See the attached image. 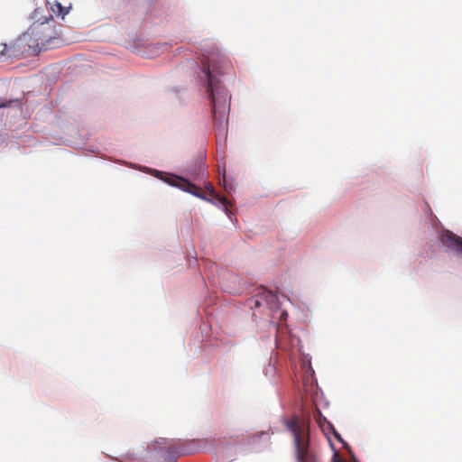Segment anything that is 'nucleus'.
I'll use <instances>...</instances> for the list:
<instances>
[{
	"label": "nucleus",
	"instance_id": "f257e3e1",
	"mask_svg": "<svg viewBox=\"0 0 462 462\" xmlns=\"http://www.w3.org/2000/svg\"><path fill=\"white\" fill-rule=\"evenodd\" d=\"M230 66V62L217 50L205 54L202 60V71L207 79V92L212 104L215 128L222 136H226L227 130L230 96L217 77Z\"/></svg>",
	"mask_w": 462,
	"mask_h": 462
},
{
	"label": "nucleus",
	"instance_id": "f03ea898",
	"mask_svg": "<svg viewBox=\"0 0 462 462\" xmlns=\"http://www.w3.org/2000/svg\"><path fill=\"white\" fill-rule=\"evenodd\" d=\"M300 421L297 417L288 422V428L291 430L294 438V446L298 462H318L317 456L309 448V437L305 436ZM301 421H305L302 420Z\"/></svg>",
	"mask_w": 462,
	"mask_h": 462
},
{
	"label": "nucleus",
	"instance_id": "7ed1b4c3",
	"mask_svg": "<svg viewBox=\"0 0 462 462\" xmlns=\"http://www.w3.org/2000/svg\"><path fill=\"white\" fill-rule=\"evenodd\" d=\"M27 45L18 39L9 43H0V62H14L24 57Z\"/></svg>",
	"mask_w": 462,
	"mask_h": 462
},
{
	"label": "nucleus",
	"instance_id": "20e7f679",
	"mask_svg": "<svg viewBox=\"0 0 462 462\" xmlns=\"http://www.w3.org/2000/svg\"><path fill=\"white\" fill-rule=\"evenodd\" d=\"M165 181L168 182L169 184H171V186L178 187L180 189L196 196L197 198H199V199H205L208 201H211L209 199H207L204 196L203 192L201 191V189L199 187L192 184L191 182H189L188 180H186L184 178L172 176V177L165 180Z\"/></svg>",
	"mask_w": 462,
	"mask_h": 462
},
{
	"label": "nucleus",
	"instance_id": "39448f33",
	"mask_svg": "<svg viewBox=\"0 0 462 462\" xmlns=\"http://www.w3.org/2000/svg\"><path fill=\"white\" fill-rule=\"evenodd\" d=\"M441 243L452 249L454 252L462 254V237L450 231H445L441 235Z\"/></svg>",
	"mask_w": 462,
	"mask_h": 462
},
{
	"label": "nucleus",
	"instance_id": "423d86ee",
	"mask_svg": "<svg viewBox=\"0 0 462 462\" xmlns=\"http://www.w3.org/2000/svg\"><path fill=\"white\" fill-rule=\"evenodd\" d=\"M301 370L303 373L302 375V383L305 385H311L314 381L315 372L311 366L310 361L309 359H303L301 363Z\"/></svg>",
	"mask_w": 462,
	"mask_h": 462
},
{
	"label": "nucleus",
	"instance_id": "0eeeda50",
	"mask_svg": "<svg viewBox=\"0 0 462 462\" xmlns=\"http://www.w3.org/2000/svg\"><path fill=\"white\" fill-rule=\"evenodd\" d=\"M258 296L260 297L261 300L266 302V304L269 306L271 310H275L280 308L277 294L265 289H263L262 291L258 294Z\"/></svg>",
	"mask_w": 462,
	"mask_h": 462
},
{
	"label": "nucleus",
	"instance_id": "6e6552de",
	"mask_svg": "<svg viewBox=\"0 0 462 462\" xmlns=\"http://www.w3.org/2000/svg\"><path fill=\"white\" fill-rule=\"evenodd\" d=\"M186 452L183 448H180L177 442L171 441L167 443V447L165 448L164 457L166 458H170L172 460H176V458L180 456L185 455ZM176 462V461H174Z\"/></svg>",
	"mask_w": 462,
	"mask_h": 462
},
{
	"label": "nucleus",
	"instance_id": "1a4fd4ad",
	"mask_svg": "<svg viewBox=\"0 0 462 462\" xmlns=\"http://www.w3.org/2000/svg\"><path fill=\"white\" fill-rule=\"evenodd\" d=\"M206 189L208 191V194L210 195L211 199L219 202L225 207L226 211H227V206H228V200L226 197L220 196L217 194L213 186L210 183H207Z\"/></svg>",
	"mask_w": 462,
	"mask_h": 462
},
{
	"label": "nucleus",
	"instance_id": "9d476101",
	"mask_svg": "<svg viewBox=\"0 0 462 462\" xmlns=\"http://www.w3.org/2000/svg\"><path fill=\"white\" fill-rule=\"evenodd\" d=\"M314 420L319 424L323 431H326L328 430V420L324 417L321 413V411L317 408L316 411L314 412Z\"/></svg>",
	"mask_w": 462,
	"mask_h": 462
},
{
	"label": "nucleus",
	"instance_id": "9b49d317",
	"mask_svg": "<svg viewBox=\"0 0 462 462\" xmlns=\"http://www.w3.org/2000/svg\"><path fill=\"white\" fill-rule=\"evenodd\" d=\"M328 430H331L333 431V434H334L335 438H336L337 440H339V441L343 442V439H341L340 434H339L338 432H337V431H336V430L334 429V427H333V425H332V424L328 423Z\"/></svg>",
	"mask_w": 462,
	"mask_h": 462
},
{
	"label": "nucleus",
	"instance_id": "f8f14e48",
	"mask_svg": "<svg viewBox=\"0 0 462 462\" xmlns=\"http://www.w3.org/2000/svg\"><path fill=\"white\" fill-rule=\"evenodd\" d=\"M328 430H331L333 431V434H334L335 438H336L337 440H339V441L343 442V439H341L340 434H339L338 432H337V431H336V430L334 429V427H333V425H332V424L328 423Z\"/></svg>",
	"mask_w": 462,
	"mask_h": 462
},
{
	"label": "nucleus",
	"instance_id": "ddd939ff",
	"mask_svg": "<svg viewBox=\"0 0 462 462\" xmlns=\"http://www.w3.org/2000/svg\"><path fill=\"white\" fill-rule=\"evenodd\" d=\"M223 182H224L223 185H224L225 190L229 192V190L232 189V187L226 184L225 177L223 178Z\"/></svg>",
	"mask_w": 462,
	"mask_h": 462
},
{
	"label": "nucleus",
	"instance_id": "4468645a",
	"mask_svg": "<svg viewBox=\"0 0 462 462\" xmlns=\"http://www.w3.org/2000/svg\"><path fill=\"white\" fill-rule=\"evenodd\" d=\"M58 7H59V9H60V14H62V15L67 14V13H68V12H67V11L65 12V11L63 10L64 8L61 6V5H60V4H58Z\"/></svg>",
	"mask_w": 462,
	"mask_h": 462
},
{
	"label": "nucleus",
	"instance_id": "2eb2a0df",
	"mask_svg": "<svg viewBox=\"0 0 462 462\" xmlns=\"http://www.w3.org/2000/svg\"><path fill=\"white\" fill-rule=\"evenodd\" d=\"M261 304H262V303H261L260 300L256 299V300H254V306L255 308L260 307V306H261Z\"/></svg>",
	"mask_w": 462,
	"mask_h": 462
},
{
	"label": "nucleus",
	"instance_id": "dca6fc26",
	"mask_svg": "<svg viewBox=\"0 0 462 462\" xmlns=\"http://www.w3.org/2000/svg\"><path fill=\"white\" fill-rule=\"evenodd\" d=\"M286 317H287V312H286V311H282V312L281 313V319H286Z\"/></svg>",
	"mask_w": 462,
	"mask_h": 462
},
{
	"label": "nucleus",
	"instance_id": "f3484780",
	"mask_svg": "<svg viewBox=\"0 0 462 462\" xmlns=\"http://www.w3.org/2000/svg\"><path fill=\"white\" fill-rule=\"evenodd\" d=\"M7 102H3L1 99H0V107H5L7 106Z\"/></svg>",
	"mask_w": 462,
	"mask_h": 462
},
{
	"label": "nucleus",
	"instance_id": "a211bd4d",
	"mask_svg": "<svg viewBox=\"0 0 462 462\" xmlns=\"http://www.w3.org/2000/svg\"><path fill=\"white\" fill-rule=\"evenodd\" d=\"M333 462H343L339 458L337 457V455L334 456Z\"/></svg>",
	"mask_w": 462,
	"mask_h": 462
}]
</instances>
